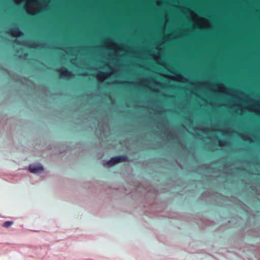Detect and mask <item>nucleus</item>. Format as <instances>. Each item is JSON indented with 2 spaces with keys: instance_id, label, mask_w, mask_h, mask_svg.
I'll return each instance as SVG.
<instances>
[{
  "instance_id": "obj_1",
  "label": "nucleus",
  "mask_w": 260,
  "mask_h": 260,
  "mask_svg": "<svg viewBox=\"0 0 260 260\" xmlns=\"http://www.w3.org/2000/svg\"><path fill=\"white\" fill-rule=\"evenodd\" d=\"M127 156L126 154L116 156L112 157L110 160L105 162L104 166L110 167L117 163L126 161L127 160Z\"/></svg>"
},
{
  "instance_id": "obj_2",
  "label": "nucleus",
  "mask_w": 260,
  "mask_h": 260,
  "mask_svg": "<svg viewBox=\"0 0 260 260\" xmlns=\"http://www.w3.org/2000/svg\"><path fill=\"white\" fill-rule=\"evenodd\" d=\"M57 72L60 73L61 78L69 79L74 76V75L67 69H58L56 70Z\"/></svg>"
},
{
  "instance_id": "obj_3",
  "label": "nucleus",
  "mask_w": 260,
  "mask_h": 260,
  "mask_svg": "<svg viewBox=\"0 0 260 260\" xmlns=\"http://www.w3.org/2000/svg\"><path fill=\"white\" fill-rule=\"evenodd\" d=\"M8 33L11 34L12 36L19 37L23 35L22 32L20 31L18 27H14L10 29L8 31Z\"/></svg>"
},
{
  "instance_id": "obj_4",
  "label": "nucleus",
  "mask_w": 260,
  "mask_h": 260,
  "mask_svg": "<svg viewBox=\"0 0 260 260\" xmlns=\"http://www.w3.org/2000/svg\"><path fill=\"white\" fill-rule=\"evenodd\" d=\"M43 169L42 166L35 167L33 165H30L29 167V171L32 173H37L40 171H43Z\"/></svg>"
},
{
  "instance_id": "obj_5",
  "label": "nucleus",
  "mask_w": 260,
  "mask_h": 260,
  "mask_svg": "<svg viewBox=\"0 0 260 260\" xmlns=\"http://www.w3.org/2000/svg\"><path fill=\"white\" fill-rule=\"evenodd\" d=\"M13 223V222L12 221H6L3 224V226L5 227V228H9L10 227L12 224Z\"/></svg>"
},
{
  "instance_id": "obj_6",
  "label": "nucleus",
  "mask_w": 260,
  "mask_h": 260,
  "mask_svg": "<svg viewBox=\"0 0 260 260\" xmlns=\"http://www.w3.org/2000/svg\"><path fill=\"white\" fill-rule=\"evenodd\" d=\"M105 74L103 72H100L98 74L97 77L99 79H103L105 78Z\"/></svg>"
},
{
  "instance_id": "obj_7",
  "label": "nucleus",
  "mask_w": 260,
  "mask_h": 260,
  "mask_svg": "<svg viewBox=\"0 0 260 260\" xmlns=\"http://www.w3.org/2000/svg\"><path fill=\"white\" fill-rule=\"evenodd\" d=\"M28 46L29 47V48H36L38 46H37L36 45V43H30L28 45Z\"/></svg>"
},
{
  "instance_id": "obj_8",
  "label": "nucleus",
  "mask_w": 260,
  "mask_h": 260,
  "mask_svg": "<svg viewBox=\"0 0 260 260\" xmlns=\"http://www.w3.org/2000/svg\"><path fill=\"white\" fill-rule=\"evenodd\" d=\"M225 143V141H224V140H220L219 141V144L221 146L224 145Z\"/></svg>"
},
{
  "instance_id": "obj_9",
  "label": "nucleus",
  "mask_w": 260,
  "mask_h": 260,
  "mask_svg": "<svg viewBox=\"0 0 260 260\" xmlns=\"http://www.w3.org/2000/svg\"><path fill=\"white\" fill-rule=\"evenodd\" d=\"M124 83V82H118V81H116V82H114V84H123Z\"/></svg>"
},
{
  "instance_id": "obj_10",
  "label": "nucleus",
  "mask_w": 260,
  "mask_h": 260,
  "mask_svg": "<svg viewBox=\"0 0 260 260\" xmlns=\"http://www.w3.org/2000/svg\"><path fill=\"white\" fill-rule=\"evenodd\" d=\"M186 120L188 121L191 122L192 121L191 119L189 118H186Z\"/></svg>"
},
{
  "instance_id": "obj_11",
  "label": "nucleus",
  "mask_w": 260,
  "mask_h": 260,
  "mask_svg": "<svg viewBox=\"0 0 260 260\" xmlns=\"http://www.w3.org/2000/svg\"><path fill=\"white\" fill-rule=\"evenodd\" d=\"M85 75H86V73H84V74H83V76H85Z\"/></svg>"
}]
</instances>
